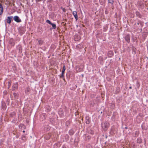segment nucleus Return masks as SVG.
Segmentation results:
<instances>
[{
  "label": "nucleus",
  "mask_w": 148,
  "mask_h": 148,
  "mask_svg": "<svg viewBox=\"0 0 148 148\" xmlns=\"http://www.w3.org/2000/svg\"><path fill=\"white\" fill-rule=\"evenodd\" d=\"M14 21L17 22H20L21 21V20L19 18V17L17 16H15L14 17Z\"/></svg>",
  "instance_id": "nucleus-1"
},
{
  "label": "nucleus",
  "mask_w": 148,
  "mask_h": 148,
  "mask_svg": "<svg viewBox=\"0 0 148 148\" xmlns=\"http://www.w3.org/2000/svg\"><path fill=\"white\" fill-rule=\"evenodd\" d=\"M125 39L126 41L128 42H130V37L129 35H127L125 37Z\"/></svg>",
  "instance_id": "nucleus-2"
},
{
  "label": "nucleus",
  "mask_w": 148,
  "mask_h": 148,
  "mask_svg": "<svg viewBox=\"0 0 148 148\" xmlns=\"http://www.w3.org/2000/svg\"><path fill=\"white\" fill-rule=\"evenodd\" d=\"M114 55L113 52L111 51H108V55L109 57H111Z\"/></svg>",
  "instance_id": "nucleus-3"
},
{
  "label": "nucleus",
  "mask_w": 148,
  "mask_h": 148,
  "mask_svg": "<svg viewBox=\"0 0 148 148\" xmlns=\"http://www.w3.org/2000/svg\"><path fill=\"white\" fill-rule=\"evenodd\" d=\"M18 85L17 83H15L12 86V90H15L17 89L18 87Z\"/></svg>",
  "instance_id": "nucleus-4"
},
{
  "label": "nucleus",
  "mask_w": 148,
  "mask_h": 148,
  "mask_svg": "<svg viewBox=\"0 0 148 148\" xmlns=\"http://www.w3.org/2000/svg\"><path fill=\"white\" fill-rule=\"evenodd\" d=\"M19 127L21 129H25V126L23 124H20L19 126Z\"/></svg>",
  "instance_id": "nucleus-5"
},
{
  "label": "nucleus",
  "mask_w": 148,
  "mask_h": 148,
  "mask_svg": "<svg viewBox=\"0 0 148 148\" xmlns=\"http://www.w3.org/2000/svg\"><path fill=\"white\" fill-rule=\"evenodd\" d=\"M73 15L74 16V17H75V19L76 20H77L78 17H77V12L76 11H73Z\"/></svg>",
  "instance_id": "nucleus-6"
},
{
  "label": "nucleus",
  "mask_w": 148,
  "mask_h": 148,
  "mask_svg": "<svg viewBox=\"0 0 148 148\" xmlns=\"http://www.w3.org/2000/svg\"><path fill=\"white\" fill-rule=\"evenodd\" d=\"M66 68L64 65L63 66L62 71V75L60 77H63L64 76V71L65 70Z\"/></svg>",
  "instance_id": "nucleus-7"
},
{
  "label": "nucleus",
  "mask_w": 148,
  "mask_h": 148,
  "mask_svg": "<svg viewBox=\"0 0 148 148\" xmlns=\"http://www.w3.org/2000/svg\"><path fill=\"white\" fill-rule=\"evenodd\" d=\"M12 17V16L11 17L8 16L7 18V22L8 23H11V20Z\"/></svg>",
  "instance_id": "nucleus-8"
},
{
  "label": "nucleus",
  "mask_w": 148,
  "mask_h": 148,
  "mask_svg": "<svg viewBox=\"0 0 148 148\" xmlns=\"http://www.w3.org/2000/svg\"><path fill=\"white\" fill-rule=\"evenodd\" d=\"M3 12V8L2 5L0 3V15L2 14Z\"/></svg>",
  "instance_id": "nucleus-9"
},
{
  "label": "nucleus",
  "mask_w": 148,
  "mask_h": 148,
  "mask_svg": "<svg viewBox=\"0 0 148 148\" xmlns=\"http://www.w3.org/2000/svg\"><path fill=\"white\" fill-rule=\"evenodd\" d=\"M136 15L139 18H141V16L138 12H136Z\"/></svg>",
  "instance_id": "nucleus-10"
},
{
  "label": "nucleus",
  "mask_w": 148,
  "mask_h": 148,
  "mask_svg": "<svg viewBox=\"0 0 148 148\" xmlns=\"http://www.w3.org/2000/svg\"><path fill=\"white\" fill-rule=\"evenodd\" d=\"M108 124L107 123H106L104 124V126L105 127V129H104L105 130H106V129L107 128V127L108 126Z\"/></svg>",
  "instance_id": "nucleus-11"
},
{
  "label": "nucleus",
  "mask_w": 148,
  "mask_h": 148,
  "mask_svg": "<svg viewBox=\"0 0 148 148\" xmlns=\"http://www.w3.org/2000/svg\"><path fill=\"white\" fill-rule=\"evenodd\" d=\"M69 133L70 135H72L73 134L74 132L72 130H70L69 132Z\"/></svg>",
  "instance_id": "nucleus-12"
},
{
  "label": "nucleus",
  "mask_w": 148,
  "mask_h": 148,
  "mask_svg": "<svg viewBox=\"0 0 148 148\" xmlns=\"http://www.w3.org/2000/svg\"><path fill=\"white\" fill-rule=\"evenodd\" d=\"M88 132L89 133L91 134H93L94 133V132L93 131L91 130H90L88 131Z\"/></svg>",
  "instance_id": "nucleus-13"
},
{
  "label": "nucleus",
  "mask_w": 148,
  "mask_h": 148,
  "mask_svg": "<svg viewBox=\"0 0 148 148\" xmlns=\"http://www.w3.org/2000/svg\"><path fill=\"white\" fill-rule=\"evenodd\" d=\"M41 118H42L44 120L46 118L45 115L43 114L41 115Z\"/></svg>",
  "instance_id": "nucleus-14"
},
{
  "label": "nucleus",
  "mask_w": 148,
  "mask_h": 148,
  "mask_svg": "<svg viewBox=\"0 0 148 148\" xmlns=\"http://www.w3.org/2000/svg\"><path fill=\"white\" fill-rule=\"evenodd\" d=\"M51 25H52L54 29H55L56 28V26L55 24L53 23H52L51 24Z\"/></svg>",
  "instance_id": "nucleus-15"
},
{
  "label": "nucleus",
  "mask_w": 148,
  "mask_h": 148,
  "mask_svg": "<svg viewBox=\"0 0 148 148\" xmlns=\"http://www.w3.org/2000/svg\"><path fill=\"white\" fill-rule=\"evenodd\" d=\"M109 3L112 4L114 2L113 0H108Z\"/></svg>",
  "instance_id": "nucleus-16"
},
{
  "label": "nucleus",
  "mask_w": 148,
  "mask_h": 148,
  "mask_svg": "<svg viewBox=\"0 0 148 148\" xmlns=\"http://www.w3.org/2000/svg\"><path fill=\"white\" fill-rule=\"evenodd\" d=\"M108 29V26H106L105 27L103 28V31H105L107 29Z\"/></svg>",
  "instance_id": "nucleus-17"
},
{
  "label": "nucleus",
  "mask_w": 148,
  "mask_h": 148,
  "mask_svg": "<svg viewBox=\"0 0 148 148\" xmlns=\"http://www.w3.org/2000/svg\"><path fill=\"white\" fill-rule=\"evenodd\" d=\"M42 40H39L38 41V42H39V44H40V45H41L42 44Z\"/></svg>",
  "instance_id": "nucleus-18"
},
{
  "label": "nucleus",
  "mask_w": 148,
  "mask_h": 148,
  "mask_svg": "<svg viewBox=\"0 0 148 148\" xmlns=\"http://www.w3.org/2000/svg\"><path fill=\"white\" fill-rule=\"evenodd\" d=\"M46 22H47V23H49V24H51V22L49 20H47L46 21Z\"/></svg>",
  "instance_id": "nucleus-19"
},
{
  "label": "nucleus",
  "mask_w": 148,
  "mask_h": 148,
  "mask_svg": "<svg viewBox=\"0 0 148 148\" xmlns=\"http://www.w3.org/2000/svg\"><path fill=\"white\" fill-rule=\"evenodd\" d=\"M114 107H115L114 105L113 104L112 105L111 107H110V108H114Z\"/></svg>",
  "instance_id": "nucleus-20"
},
{
  "label": "nucleus",
  "mask_w": 148,
  "mask_h": 148,
  "mask_svg": "<svg viewBox=\"0 0 148 148\" xmlns=\"http://www.w3.org/2000/svg\"><path fill=\"white\" fill-rule=\"evenodd\" d=\"M14 95L15 97L16 98L17 96V95L16 93H14Z\"/></svg>",
  "instance_id": "nucleus-21"
},
{
  "label": "nucleus",
  "mask_w": 148,
  "mask_h": 148,
  "mask_svg": "<svg viewBox=\"0 0 148 148\" xmlns=\"http://www.w3.org/2000/svg\"><path fill=\"white\" fill-rule=\"evenodd\" d=\"M87 124H89L90 123V121L89 120H87L86 122Z\"/></svg>",
  "instance_id": "nucleus-22"
},
{
  "label": "nucleus",
  "mask_w": 148,
  "mask_h": 148,
  "mask_svg": "<svg viewBox=\"0 0 148 148\" xmlns=\"http://www.w3.org/2000/svg\"><path fill=\"white\" fill-rule=\"evenodd\" d=\"M137 140H138V141H137L138 142V143H140L141 142L140 140V139H138Z\"/></svg>",
  "instance_id": "nucleus-23"
},
{
  "label": "nucleus",
  "mask_w": 148,
  "mask_h": 148,
  "mask_svg": "<svg viewBox=\"0 0 148 148\" xmlns=\"http://www.w3.org/2000/svg\"><path fill=\"white\" fill-rule=\"evenodd\" d=\"M10 82H8V85H9V86L10 87Z\"/></svg>",
  "instance_id": "nucleus-24"
},
{
  "label": "nucleus",
  "mask_w": 148,
  "mask_h": 148,
  "mask_svg": "<svg viewBox=\"0 0 148 148\" xmlns=\"http://www.w3.org/2000/svg\"><path fill=\"white\" fill-rule=\"evenodd\" d=\"M63 11H64V12L65 11V9H63Z\"/></svg>",
  "instance_id": "nucleus-25"
},
{
  "label": "nucleus",
  "mask_w": 148,
  "mask_h": 148,
  "mask_svg": "<svg viewBox=\"0 0 148 148\" xmlns=\"http://www.w3.org/2000/svg\"><path fill=\"white\" fill-rule=\"evenodd\" d=\"M23 133H24V132H25V131H24V130H23Z\"/></svg>",
  "instance_id": "nucleus-26"
},
{
  "label": "nucleus",
  "mask_w": 148,
  "mask_h": 148,
  "mask_svg": "<svg viewBox=\"0 0 148 148\" xmlns=\"http://www.w3.org/2000/svg\"><path fill=\"white\" fill-rule=\"evenodd\" d=\"M129 88H130V89H131L132 88V87H130Z\"/></svg>",
  "instance_id": "nucleus-27"
},
{
  "label": "nucleus",
  "mask_w": 148,
  "mask_h": 148,
  "mask_svg": "<svg viewBox=\"0 0 148 148\" xmlns=\"http://www.w3.org/2000/svg\"><path fill=\"white\" fill-rule=\"evenodd\" d=\"M79 45H77V47H79Z\"/></svg>",
  "instance_id": "nucleus-28"
},
{
  "label": "nucleus",
  "mask_w": 148,
  "mask_h": 148,
  "mask_svg": "<svg viewBox=\"0 0 148 148\" xmlns=\"http://www.w3.org/2000/svg\"><path fill=\"white\" fill-rule=\"evenodd\" d=\"M6 93H7L6 92H5V94H6Z\"/></svg>",
  "instance_id": "nucleus-29"
},
{
  "label": "nucleus",
  "mask_w": 148,
  "mask_h": 148,
  "mask_svg": "<svg viewBox=\"0 0 148 148\" xmlns=\"http://www.w3.org/2000/svg\"><path fill=\"white\" fill-rule=\"evenodd\" d=\"M102 112H101V113H102Z\"/></svg>",
  "instance_id": "nucleus-30"
}]
</instances>
